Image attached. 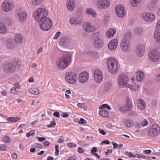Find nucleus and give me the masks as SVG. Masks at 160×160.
Returning a JSON list of instances; mask_svg holds the SVG:
<instances>
[{"label":"nucleus","instance_id":"f257e3e1","mask_svg":"<svg viewBox=\"0 0 160 160\" xmlns=\"http://www.w3.org/2000/svg\"><path fill=\"white\" fill-rule=\"evenodd\" d=\"M72 58V55L70 53L63 55L60 58L57 60L56 63L57 67L61 69L66 68L71 63Z\"/></svg>","mask_w":160,"mask_h":160},{"label":"nucleus","instance_id":"f03ea898","mask_svg":"<svg viewBox=\"0 0 160 160\" xmlns=\"http://www.w3.org/2000/svg\"><path fill=\"white\" fill-rule=\"evenodd\" d=\"M131 37L130 34L127 33L124 35L123 38L121 40L120 48L123 52H130L131 48L130 41Z\"/></svg>","mask_w":160,"mask_h":160},{"label":"nucleus","instance_id":"7ed1b4c3","mask_svg":"<svg viewBox=\"0 0 160 160\" xmlns=\"http://www.w3.org/2000/svg\"><path fill=\"white\" fill-rule=\"evenodd\" d=\"M107 66L109 72L115 74L118 70L119 64L117 60L114 58H109L107 62Z\"/></svg>","mask_w":160,"mask_h":160},{"label":"nucleus","instance_id":"20e7f679","mask_svg":"<svg viewBox=\"0 0 160 160\" xmlns=\"http://www.w3.org/2000/svg\"><path fill=\"white\" fill-rule=\"evenodd\" d=\"M48 15V11L44 8H38L33 13L35 20L39 22L47 18Z\"/></svg>","mask_w":160,"mask_h":160},{"label":"nucleus","instance_id":"39448f33","mask_svg":"<svg viewBox=\"0 0 160 160\" xmlns=\"http://www.w3.org/2000/svg\"><path fill=\"white\" fill-rule=\"evenodd\" d=\"M129 79L126 75L122 74L120 75L118 78V82L119 87L120 88L128 87L130 89L132 88L131 85L128 84Z\"/></svg>","mask_w":160,"mask_h":160},{"label":"nucleus","instance_id":"423d86ee","mask_svg":"<svg viewBox=\"0 0 160 160\" xmlns=\"http://www.w3.org/2000/svg\"><path fill=\"white\" fill-rule=\"evenodd\" d=\"M148 56L150 60L152 62H156L160 61V52L157 49L151 50L148 52Z\"/></svg>","mask_w":160,"mask_h":160},{"label":"nucleus","instance_id":"0eeeda50","mask_svg":"<svg viewBox=\"0 0 160 160\" xmlns=\"http://www.w3.org/2000/svg\"><path fill=\"white\" fill-rule=\"evenodd\" d=\"M39 25L41 29L43 30L47 31L51 28L52 23L51 19L47 18L39 22Z\"/></svg>","mask_w":160,"mask_h":160},{"label":"nucleus","instance_id":"6e6552de","mask_svg":"<svg viewBox=\"0 0 160 160\" xmlns=\"http://www.w3.org/2000/svg\"><path fill=\"white\" fill-rule=\"evenodd\" d=\"M14 7V4L13 1L11 0H5L2 3V10L8 12L12 11Z\"/></svg>","mask_w":160,"mask_h":160},{"label":"nucleus","instance_id":"1a4fd4ad","mask_svg":"<svg viewBox=\"0 0 160 160\" xmlns=\"http://www.w3.org/2000/svg\"><path fill=\"white\" fill-rule=\"evenodd\" d=\"M78 78V74L73 72H68L66 74V80L67 82L69 83L74 84L76 82Z\"/></svg>","mask_w":160,"mask_h":160},{"label":"nucleus","instance_id":"9d476101","mask_svg":"<svg viewBox=\"0 0 160 160\" xmlns=\"http://www.w3.org/2000/svg\"><path fill=\"white\" fill-rule=\"evenodd\" d=\"M160 132V127L158 124L153 125L148 129V134L152 137H155L157 136Z\"/></svg>","mask_w":160,"mask_h":160},{"label":"nucleus","instance_id":"9b49d317","mask_svg":"<svg viewBox=\"0 0 160 160\" xmlns=\"http://www.w3.org/2000/svg\"><path fill=\"white\" fill-rule=\"evenodd\" d=\"M2 70L5 73L8 74L13 73L15 71V67L10 62H7L3 65Z\"/></svg>","mask_w":160,"mask_h":160},{"label":"nucleus","instance_id":"f8f14e48","mask_svg":"<svg viewBox=\"0 0 160 160\" xmlns=\"http://www.w3.org/2000/svg\"><path fill=\"white\" fill-rule=\"evenodd\" d=\"M17 16L18 22L23 23L26 21L28 15L25 10L21 9L19 10L17 12Z\"/></svg>","mask_w":160,"mask_h":160},{"label":"nucleus","instance_id":"ddd939ff","mask_svg":"<svg viewBox=\"0 0 160 160\" xmlns=\"http://www.w3.org/2000/svg\"><path fill=\"white\" fill-rule=\"evenodd\" d=\"M110 5L109 0H98L97 3V7L100 9H104L108 8Z\"/></svg>","mask_w":160,"mask_h":160},{"label":"nucleus","instance_id":"4468645a","mask_svg":"<svg viewBox=\"0 0 160 160\" xmlns=\"http://www.w3.org/2000/svg\"><path fill=\"white\" fill-rule=\"evenodd\" d=\"M143 19L147 22H151L154 21L156 18L155 15L151 12H144L142 14Z\"/></svg>","mask_w":160,"mask_h":160},{"label":"nucleus","instance_id":"2eb2a0df","mask_svg":"<svg viewBox=\"0 0 160 160\" xmlns=\"http://www.w3.org/2000/svg\"><path fill=\"white\" fill-rule=\"evenodd\" d=\"M116 12L117 15L120 17H123L125 15V10L123 6L121 5H118L116 7Z\"/></svg>","mask_w":160,"mask_h":160},{"label":"nucleus","instance_id":"dca6fc26","mask_svg":"<svg viewBox=\"0 0 160 160\" xmlns=\"http://www.w3.org/2000/svg\"><path fill=\"white\" fill-rule=\"evenodd\" d=\"M89 74L87 72L84 71L81 72L79 75V81L82 83L86 82L89 78Z\"/></svg>","mask_w":160,"mask_h":160},{"label":"nucleus","instance_id":"f3484780","mask_svg":"<svg viewBox=\"0 0 160 160\" xmlns=\"http://www.w3.org/2000/svg\"><path fill=\"white\" fill-rule=\"evenodd\" d=\"M94 78L96 81L100 83L102 80L103 76L102 72L99 70H95L94 72Z\"/></svg>","mask_w":160,"mask_h":160},{"label":"nucleus","instance_id":"a211bd4d","mask_svg":"<svg viewBox=\"0 0 160 160\" xmlns=\"http://www.w3.org/2000/svg\"><path fill=\"white\" fill-rule=\"evenodd\" d=\"M5 46L9 50H12L15 48L14 42L12 38L7 39L5 42Z\"/></svg>","mask_w":160,"mask_h":160},{"label":"nucleus","instance_id":"6ab92c4d","mask_svg":"<svg viewBox=\"0 0 160 160\" xmlns=\"http://www.w3.org/2000/svg\"><path fill=\"white\" fill-rule=\"evenodd\" d=\"M83 28L84 30L87 32H92L95 30V28L89 22L84 23Z\"/></svg>","mask_w":160,"mask_h":160},{"label":"nucleus","instance_id":"aec40b11","mask_svg":"<svg viewBox=\"0 0 160 160\" xmlns=\"http://www.w3.org/2000/svg\"><path fill=\"white\" fill-rule=\"evenodd\" d=\"M82 22V20L80 17H72L71 18L69 22L72 25H78Z\"/></svg>","mask_w":160,"mask_h":160},{"label":"nucleus","instance_id":"412c9836","mask_svg":"<svg viewBox=\"0 0 160 160\" xmlns=\"http://www.w3.org/2000/svg\"><path fill=\"white\" fill-rule=\"evenodd\" d=\"M145 51L144 46L142 44L139 45L136 49V53L139 56L141 57L143 55Z\"/></svg>","mask_w":160,"mask_h":160},{"label":"nucleus","instance_id":"4be33fe9","mask_svg":"<svg viewBox=\"0 0 160 160\" xmlns=\"http://www.w3.org/2000/svg\"><path fill=\"white\" fill-rule=\"evenodd\" d=\"M76 4L74 0H68L67 3V7L68 9L70 11L74 10Z\"/></svg>","mask_w":160,"mask_h":160},{"label":"nucleus","instance_id":"5701e85b","mask_svg":"<svg viewBox=\"0 0 160 160\" xmlns=\"http://www.w3.org/2000/svg\"><path fill=\"white\" fill-rule=\"evenodd\" d=\"M118 44V40L116 39H113L110 41L108 45V48L111 50H114L117 48Z\"/></svg>","mask_w":160,"mask_h":160},{"label":"nucleus","instance_id":"b1692460","mask_svg":"<svg viewBox=\"0 0 160 160\" xmlns=\"http://www.w3.org/2000/svg\"><path fill=\"white\" fill-rule=\"evenodd\" d=\"M94 39L93 41L94 46L97 48H102L103 45V42L102 39L98 37Z\"/></svg>","mask_w":160,"mask_h":160},{"label":"nucleus","instance_id":"393cba45","mask_svg":"<svg viewBox=\"0 0 160 160\" xmlns=\"http://www.w3.org/2000/svg\"><path fill=\"white\" fill-rule=\"evenodd\" d=\"M69 42V38L66 36H62L59 39V43L62 46H64Z\"/></svg>","mask_w":160,"mask_h":160},{"label":"nucleus","instance_id":"a878e982","mask_svg":"<svg viewBox=\"0 0 160 160\" xmlns=\"http://www.w3.org/2000/svg\"><path fill=\"white\" fill-rule=\"evenodd\" d=\"M137 106L138 108L141 110H144L146 107V103L142 99H138Z\"/></svg>","mask_w":160,"mask_h":160},{"label":"nucleus","instance_id":"bb28decb","mask_svg":"<svg viewBox=\"0 0 160 160\" xmlns=\"http://www.w3.org/2000/svg\"><path fill=\"white\" fill-rule=\"evenodd\" d=\"M14 40L15 42L18 44L21 43L23 41L22 35L19 34H16L14 36Z\"/></svg>","mask_w":160,"mask_h":160},{"label":"nucleus","instance_id":"cd10ccee","mask_svg":"<svg viewBox=\"0 0 160 160\" xmlns=\"http://www.w3.org/2000/svg\"><path fill=\"white\" fill-rule=\"evenodd\" d=\"M116 30L113 28H110L106 32V36L108 38H112L116 33Z\"/></svg>","mask_w":160,"mask_h":160},{"label":"nucleus","instance_id":"c85d7f7f","mask_svg":"<svg viewBox=\"0 0 160 160\" xmlns=\"http://www.w3.org/2000/svg\"><path fill=\"white\" fill-rule=\"evenodd\" d=\"M7 32V28L5 24L0 21V33L5 34Z\"/></svg>","mask_w":160,"mask_h":160},{"label":"nucleus","instance_id":"c756f323","mask_svg":"<svg viewBox=\"0 0 160 160\" xmlns=\"http://www.w3.org/2000/svg\"><path fill=\"white\" fill-rule=\"evenodd\" d=\"M144 78V75L143 72L141 71L138 72L136 75V79L139 82H141L143 80Z\"/></svg>","mask_w":160,"mask_h":160},{"label":"nucleus","instance_id":"7c9ffc66","mask_svg":"<svg viewBox=\"0 0 160 160\" xmlns=\"http://www.w3.org/2000/svg\"><path fill=\"white\" fill-rule=\"evenodd\" d=\"M154 38L155 40L158 42H160V31L156 30L154 32Z\"/></svg>","mask_w":160,"mask_h":160},{"label":"nucleus","instance_id":"2f4dec72","mask_svg":"<svg viewBox=\"0 0 160 160\" xmlns=\"http://www.w3.org/2000/svg\"><path fill=\"white\" fill-rule=\"evenodd\" d=\"M22 64L21 61L19 59H16L14 61L13 65L16 68H19L21 67Z\"/></svg>","mask_w":160,"mask_h":160},{"label":"nucleus","instance_id":"473e14b6","mask_svg":"<svg viewBox=\"0 0 160 160\" xmlns=\"http://www.w3.org/2000/svg\"><path fill=\"white\" fill-rule=\"evenodd\" d=\"M125 124L127 127L130 128L134 125V121L132 120L128 119L125 121Z\"/></svg>","mask_w":160,"mask_h":160},{"label":"nucleus","instance_id":"72a5a7b5","mask_svg":"<svg viewBox=\"0 0 160 160\" xmlns=\"http://www.w3.org/2000/svg\"><path fill=\"white\" fill-rule=\"evenodd\" d=\"M142 0H131V5L133 7H136L141 3Z\"/></svg>","mask_w":160,"mask_h":160},{"label":"nucleus","instance_id":"f704fd0d","mask_svg":"<svg viewBox=\"0 0 160 160\" xmlns=\"http://www.w3.org/2000/svg\"><path fill=\"white\" fill-rule=\"evenodd\" d=\"M86 12L87 13L91 15H92L93 17H96L97 14L92 9L88 8L86 9Z\"/></svg>","mask_w":160,"mask_h":160},{"label":"nucleus","instance_id":"c9c22d12","mask_svg":"<svg viewBox=\"0 0 160 160\" xmlns=\"http://www.w3.org/2000/svg\"><path fill=\"white\" fill-rule=\"evenodd\" d=\"M143 29L142 28L137 27L134 30V32L136 34L138 35H142L143 32Z\"/></svg>","mask_w":160,"mask_h":160},{"label":"nucleus","instance_id":"e433bc0d","mask_svg":"<svg viewBox=\"0 0 160 160\" xmlns=\"http://www.w3.org/2000/svg\"><path fill=\"white\" fill-rule=\"evenodd\" d=\"M112 84L110 82H105L104 85V89L106 91H109L111 88Z\"/></svg>","mask_w":160,"mask_h":160},{"label":"nucleus","instance_id":"4c0bfd02","mask_svg":"<svg viewBox=\"0 0 160 160\" xmlns=\"http://www.w3.org/2000/svg\"><path fill=\"white\" fill-rule=\"evenodd\" d=\"M99 114L102 117H106L108 116V111L104 110H102L100 111Z\"/></svg>","mask_w":160,"mask_h":160},{"label":"nucleus","instance_id":"58836bf2","mask_svg":"<svg viewBox=\"0 0 160 160\" xmlns=\"http://www.w3.org/2000/svg\"><path fill=\"white\" fill-rule=\"evenodd\" d=\"M132 102L131 100H129L127 102V103L126 104V107L127 108V110L128 111L130 110L132 108Z\"/></svg>","mask_w":160,"mask_h":160},{"label":"nucleus","instance_id":"ea45409f","mask_svg":"<svg viewBox=\"0 0 160 160\" xmlns=\"http://www.w3.org/2000/svg\"><path fill=\"white\" fill-rule=\"evenodd\" d=\"M42 0H32V4L34 6H37L41 4Z\"/></svg>","mask_w":160,"mask_h":160},{"label":"nucleus","instance_id":"a19ab883","mask_svg":"<svg viewBox=\"0 0 160 160\" xmlns=\"http://www.w3.org/2000/svg\"><path fill=\"white\" fill-rule=\"evenodd\" d=\"M40 90L38 89L35 88H34L32 90L31 93L34 95H38L40 93Z\"/></svg>","mask_w":160,"mask_h":160},{"label":"nucleus","instance_id":"79ce46f5","mask_svg":"<svg viewBox=\"0 0 160 160\" xmlns=\"http://www.w3.org/2000/svg\"><path fill=\"white\" fill-rule=\"evenodd\" d=\"M2 141L8 143L11 142V140L8 136H5L2 139Z\"/></svg>","mask_w":160,"mask_h":160},{"label":"nucleus","instance_id":"37998d69","mask_svg":"<svg viewBox=\"0 0 160 160\" xmlns=\"http://www.w3.org/2000/svg\"><path fill=\"white\" fill-rule=\"evenodd\" d=\"M35 132L34 130H31L27 134L26 136L28 138H29L31 136H33L35 135Z\"/></svg>","mask_w":160,"mask_h":160},{"label":"nucleus","instance_id":"c03bdc74","mask_svg":"<svg viewBox=\"0 0 160 160\" xmlns=\"http://www.w3.org/2000/svg\"><path fill=\"white\" fill-rule=\"evenodd\" d=\"M6 22L7 23L9 24H12L13 23V21L11 18L7 17V18Z\"/></svg>","mask_w":160,"mask_h":160},{"label":"nucleus","instance_id":"a18cd8bd","mask_svg":"<svg viewBox=\"0 0 160 160\" xmlns=\"http://www.w3.org/2000/svg\"><path fill=\"white\" fill-rule=\"evenodd\" d=\"M125 154L129 157L133 158H135V155L130 152H126Z\"/></svg>","mask_w":160,"mask_h":160},{"label":"nucleus","instance_id":"49530a36","mask_svg":"<svg viewBox=\"0 0 160 160\" xmlns=\"http://www.w3.org/2000/svg\"><path fill=\"white\" fill-rule=\"evenodd\" d=\"M56 125V122L54 120L50 122V124L47 126L48 128H50Z\"/></svg>","mask_w":160,"mask_h":160},{"label":"nucleus","instance_id":"de8ad7c7","mask_svg":"<svg viewBox=\"0 0 160 160\" xmlns=\"http://www.w3.org/2000/svg\"><path fill=\"white\" fill-rule=\"evenodd\" d=\"M6 147L4 144H0V150L5 151L6 150Z\"/></svg>","mask_w":160,"mask_h":160},{"label":"nucleus","instance_id":"09e8293b","mask_svg":"<svg viewBox=\"0 0 160 160\" xmlns=\"http://www.w3.org/2000/svg\"><path fill=\"white\" fill-rule=\"evenodd\" d=\"M67 146L68 147L71 148L77 146V145L75 143L72 142L68 143L67 144Z\"/></svg>","mask_w":160,"mask_h":160},{"label":"nucleus","instance_id":"8fccbe9b","mask_svg":"<svg viewBox=\"0 0 160 160\" xmlns=\"http://www.w3.org/2000/svg\"><path fill=\"white\" fill-rule=\"evenodd\" d=\"M131 86L132 87V89H130L131 90H133L134 91H136L139 88V86L137 85H134V86H133L132 85H131Z\"/></svg>","mask_w":160,"mask_h":160},{"label":"nucleus","instance_id":"3c124183","mask_svg":"<svg viewBox=\"0 0 160 160\" xmlns=\"http://www.w3.org/2000/svg\"><path fill=\"white\" fill-rule=\"evenodd\" d=\"M148 121L146 119L144 120L141 122L142 127H144L145 126L148 125Z\"/></svg>","mask_w":160,"mask_h":160},{"label":"nucleus","instance_id":"603ef678","mask_svg":"<svg viewBox=\"0 0 160 160\" xmlns=\"http://www.w3.org/2000/svg\"><path fill=\"white\" fill-rule=\"evenodd\" d=\"M61 32H58L56 34L55 36L54 37L53 39H57L58 38V37L60 35Z\"/></svg>","mask_w":160,"mask_h":160},{"label":"nucleus","instance_id":"864d4df0","mask_svg":"<svg viewBox=\"0 0 160 160\" xmlns=\"http://www.w3.org/2000/svg\"><path fill=\"white\" fill-rule=\"evenodd\" d=\"M79 124H82L87 123V122L84 119L81 118L80 121L78 122Z\"/></svg>","mask_w":160,"mask_h":160},{"label":"nucleus","instance_id":"5fc2aeb1","mask_svg":"<svg viewBox=\"0 0 160 160\" xmlns=\"http://www.w3.org/2000/svg\"><path fill=\"white\" fill-rule=\"evenodd\" d=\"M98 131L101 134H102L103 135H105L106 134V132L105 131H104V130L102 129H99Z\"/></svg>","mask_w":160,"mask_h":160},{"label":"nucleus","instance_id":"6e6d98bb","mask_svg":"<svg viewBox=\"0 0 160 160\" xmlns=\"http://www.w3.org/2000/svg\"><path fill=\"white\" fill-rule=\"evenodd\" d=\"M135 126L136 128L139 129L141 128L142 126L141 123H136L135 124Z\"/></svg>","mask_w":160,"mask_h":160},{"label":"nucleus","instance_id":"4d7b16f0","mask_svg":"<svg viewBox=\"0 0 160 160\" xmlns=\"http://www.w3.org/2000/svg\"><path fill=\"white\" fill-rule=\"evenodd\" d=\"M98 151V150L97 149V148L96 147H93L91 150V152L94 155L95 152H97Z\"/></svg>","mask_w":160,"mask_h":160},{"label":"nucleus","instance_id":"13d9d810","mask_svg":"<svg viewBox=\"0 0 160 160\" xmlns=\"http://www.w3.org/2000/svg\"><path fill=\"white\" fill-rule=\"evenodd\" d=\"M129 114L131 116H134V115H137L134 111H131L129 112Z\"/></svg>","mask_w":160,"mask_h":160},{"label":"nucleus","instance_id":"bf43d9fd","mask_svg":"<svg viewBox=\"0 0 160 160\" xmlns=\"http://www.w3.org/2000/svg\"><path fill=\"white\" fill-rule=\"evenodd\" d=\"M11 92L13 93H17V90L16 88L13 87L11 89Z\"/></svg>","mask_w":160,"mask_h":160},{"label":"nucleus","instance_id":"052dcab7","mask_svg":"<svg viewBox=\"0 0 160 160\" xmlns=\"http://www.w3.org/2000/svg\"><path fill=\"white\" fill-rule=\"evenodd\" d=\"M34 146L36 148H41L42 147V145L38 143H35L34 144Z\"/></svg>","mask_w":160,"mask_h":160},{"label":"nucleus","instance_id":"680f3d73","mask_svg":"<svg viewBox=\"0 0 160 160\" xmlns=\"http://www.w3.org/2000/svg\"><path fill=\"white\" fill-rule=\"evenodd\" d=\"M112 149H108L105 152V154L106 155H107L109 154V153H112Z\"/></svg>","mask_w":160,"mask_h":160},{"label":"nucleus","instance_id":"e2e57ef3","mask_svg":"<svg viewBox=\"0 0 160 160\" xmlns=\"http://www.w3.org/2000/svg\"><path fill=\"white\" fill-rule=\"evenodd\" d=\"M112 143L113 145V148L114 149L117 148L118 147V145L116 143L114 142H112Z\"/></svg>","mask_w":160,"mask_h":160},{"label":"nucleus","instance_id":"0e129e2a","mask_svg":"<svg viewBox=\"0 0 160 160\" xmlns=\"http://www.w3.org/2000/svg\"><path fill=\"white\" fill-rule=\"evenodd\" d=\"M156 27L158 30L160 29V20L158 21L156 24Z\"/></svg>","mask_w":160,"mask_h":160},{"label":"nucleus","instance_id":"69168bd1","mask_svg":"<svg viewBox=\"0 0 160 160\" xmlns=\"http://www.w3.org/2000/svg\"><path fill=\"white\" fill-rule=\"evenodd\" d=\"M14 117L8 118L7 119V120L8 121L13 122H14Z\"/></svg>","mask_w":160,"mask_h":160},{"label":"nucleus","instance_id":"338daca9","mask_svg":"<svg viewBox=\"0 0 160 160\" xmlns=\"http://www.w3.org/2000/svg\"><path fill=\"white\" fill-rule=\"evenodd\" d=\"M77 158L75 156L69 157L68 158V160H76Z\"/></svg>","mask_w":160,"mask_h":160},{"label":"nucleus","instance_id":"774afa93","mask_svg":"<svg viewBox=\"0 0 160 160\" xmlns=\"http://www.w3.org/2000/svg\"><path fill=\"white\" fill-rule=\"evenodd\" d=\"M53 115L54 116L58 118L60 116V113H59V112H55L53 113Z\"/></svg>","mask_w":160,"mask_h":160}]
</instances>
